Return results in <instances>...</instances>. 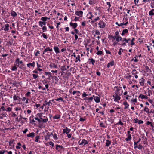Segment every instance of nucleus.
Masks as SVG:
<instances>
[{"label": "nucleus", "mask_w": 154, "mask_h": 154, "mask_svg": "<svg viewBox=\"0 0 154 154\" xmlns=\"http://www.w3.org/2000/svg\"><path fill=\"white\" fill-rule=\"evenodd\" d=\"M116 91L115 94L120 96L122 95L123 93L122 90L121 89L122 87H116Z\"/></svg>", "instance_id": "1"}, {"label": "nucleus", "mask_w": 154, "mask_h": 154, "mask_svg": "<svg viewBox=\"0 0 154 154\" xmlns=\"http://www.w3.org/2000/svg\"><path fill=\"white\" fill-rule=\"evenodd\" d=\"M99 27L100 28H103L106 26V23L103 20H100L98 23Z\"/></svg>", "instance_id": "2"}, {"label": "nucleus", "mask_w": 154, "mask_h": 154, "mask_svg": "<svg viewBox=\"0 0 154 154\" xmlns=\"http://www.w3.org/2000/svg\"><path fill=\"white\" fill-rule=\"evenodd\" d=\"M120 96L116 94L113 95V97L114 98V101L115 102H119L121 99Z\"/></svg>", "instance_id": "3"}, {"label": "nucleus", "mask_w": 154, "mask_h": 154, "mask_svg": "<svg viewBox=\"0 0 154 154\" xmlns=\"http://www.w3.org/2000/svg\"><path fill=\"white\" fill-rule=\"evenodd\" d=\"M75 14L76 15L82 17V16L83 12L81 11H75Z\"/></svg>", "instance_id": "4"}, {"label": "nucleus", "mask_w": 154, "mask_h": 154, "mask_svg": "<svg viewBox=\"0 0 154 154\" xmlns=\"http://www.w3.org/2000/svg\"><path fill=\"white\" fill-rule=\"evenodd\" d=\"M71 130L70 129H68L67 127H66L65 129L63 130V133H66L68 134L70 132Z\"/></svg>", "instance_id": "5"}, {"label": "nucleus", "mask_w": 154, "mask_h": 154, "mask_svg": "<svg viewBox=\"0 0 154 154\" xmlns=\"http://www.w3.org/2000/svg\"><path fill=\"white\" fill-rule=\"evenodd\" d=\"M35 62L33 61L32 63H29L27 64V66L29 68H30V66H31L34 68V67L35 66Z\"/></svg>", "instance_id": "6"}, {"label": "nucleus", "mask_w": 154, "mask_h": 154, "mask_svg": "<svg viewBox=\"0 0 154 154\" xmlns=\"http://www.w3.org/2000/svg\"><path fill=\"white\" fill-rule=\"evenodd\" d=\"M63 149V147L61 146L57 145H56V149L58 151H60Z\"/></svg>", "instance_id": "7"}, {"label": "nucleus", "mask_w": 154, "mask_h": 154, "mask_svg": "<svg viewBox=\"0 0 154 154\" xmlns=\"http://www.w3.org/2000/svg\"><path fill=\"white\" fill-rule=\"evenodd\" d=\"M93 97H94V99L96 102L98 103L100 102V98L98 96L95 97L94 95H93Z\"/></svg>", "instance_id": "8"}, {"label": "nucleus", "mask_w": 154, "mask_h": 154, "mask_svg": "<svg viewBox=\"0 0 154 154\" xmlns=\"http://www.w3.org/2000/svg\"><path fill=\"white\" fill-rule=\"evenodd\" d=\"M88 143V142L87 141L85 140V139H83L82 140L81 143H80V145H85L86 144H87Z\"/></svg>", "instance_id": "9"}, {"label": "nucleus", "mask_w": 154, "mask_h": 154, "mask_svg": "<svg viewBox=\"0 0 154 154\" xmlns=\"http://www.w3.org/2000/svg\"><path fill=\"white\" fill-rule=\"evenodd\" d=\"M45 103L43 104V106H45L46 105H48V106H50L52 104V103L51 102V100H50L48 102H47L46 100H45Z\"/></svg>", "instance_id": "10"}, {"label": "nucleus", "mask_w": 154, "mask_h": 154, "mask_svg": "<svg viewBox=\"0 0 154 154\" xmlns=\"http://www.w3.org/2000/svg\"><path fill=\"white\" fill-rule=\"evenodd\" d=\"M70 25L74 29H75L77 26V23H73L72 22H70Z\"/></svg>", "instance_id": "11"}, {"label": "nucleus", "mask_w": 154, "mask_h": 154, "mask_svg": "<svg viewBox=\"0 0 154 154\" xmlns=\"http://www.w3.org/2000/svg\"><path fill=\"white\" fill-rule=\"evenodd\" d=\"M5 28L4 29V30L5 31H7L9 30V25L8 24H5Z\"/></svg>", "instance_id": "12"}, {"label": "nucleus", "mask_w": 154, "mask_h": 154, "mask_svg": "<svg viewBox=\"0 0 154 154\" xmlns=\"http://www.w3.org/2000/svg\"><path fill=\"white\" fill-rule=\"evenodd\" d=\"M140 140H141V139L140 138H139V139L136 142H134V149H136L138 147L137 143L139 142H140Z\"/></svg>", "instance_id": "13"}, {"label": "nucleus", "mask_w": 154, "mask_h": 154, "mask_svg": "<svg viewBox=\"0 0 154 154\" xmlns=\"http://www.w3.org/2000/svg\"><path fill=\"white\" fill-rule=\"evenodd\" d=\"M114 61L112 60L110 62L108 63L107 65V67L108 68H109L110 66H112L114 65Z\"/></svg>", "instance_id": "14"}, {"label": "nucleus", "mask_w": 154, "mask_h": 154, "mask_svg": "<svg viewBox=\"0 0 154 154\" xmlns=\"http://www.w3.org/2000/svg\"><path fill=\"white\" fill-rule=\"evenodd\" d=\"M100 19L99 17L98 16L97 17H95L91 21V22L92 23H94L96 21L99 20Z\"/></svg>", "instance_id": "15"}, {"label": "nucleus", "mask_w": 154, "mask_h": 154, "mask_svg": "<svg viewBox=\"0 0 154 154\" xmlns=\"http://www.w3.org/2000/svg\"><path fill=\"white\" fill-rule=\"evenodd\" d=\"M128 33V29H123L122 31V33H121V35L122 36H123L125 34H127Z\"/></svg>", "instance_id": "16"}, {"label": "nucleus", "mask_w": 154, "mask_h": 154, "mask_svg": "<svg viewBox=\"0 0 154 154\" xmlns=\"http://www.w3.org/2000/svg\"><path fill=\"white\" fill-rule=\"evenodd\" d=\"M139 98H141V99H148V97L147 96H146L144 95H142V94H140L139 96Z\"/></svg>", "instance_id": "17"}, {"label": "nucleus", "mask_w": 154, "mask_h": 154, "mask_svg": "<svg viewBox=\"0 0 154 154\" xmlns=\"http://www.w3.org/2000/svg\"><path fill=\"white\" fill-rule=\"evenodd\" d=\"M27 137H30L32 138H33L35 136V133L34 132H32L30 133L27 135Z\"/></svg>", "instance_id": "18"}, {"label": "nucleus", "mask_w": 154, "mask_h": 154, "mask_svg": "<svg viewBox=\"0 0 154 154\" xmlns=\"http://www.w3.org/2000/svg\"><path fill=\"white\" fill-rule=\"evenodd\" d=\"M54 49L56 53H60L59 48L57 47L54 46Z\"/></svg>", "instance_id": "19"}, {"label": "nucleus", "mask_w": 154, "mask_h": 154, "mask_svg": "<svg viewBox=\"0 0 154 154\" xmlns=\"http://www.w3.org/2000/svg\"><path fill=\"white\" fill-rule=\"evenodd\" d=\"M49 66L51 68L54 67L56 68H57V65L54 63H51Z\"/></svg>", "instance_id": "20"}, {"label": "nucleus", "mask_w": 154, "mask_h": 154, "mask_svg": "<svg viewBox=\"0 0 154 154\" xmlns=\"http://www.w3.org/2000/svg\"><path fill=\"white\" fill-rule=\"evenodd\" d=\"M128 137L125 139V140L127 141H130L131 139V135H127Z\"/></svg>", "instance_id": "21"}, {"label": "nucleus", "mask_w": 154, "mask_h": 154, "mask_svg": "<svg viewBox=\"0 0 154 154\" xmlns=\"http://www.w3.org/2000/svg\"><path fill=\"white\" fill-rule=\"evenodd\" d=\"M140 85L142 86L144 85V79L143 78H142L141 79H140Z\"/></svg>", "instance_id": "22"}, {"label": "nucleus", "mask_w": 154, "mask_h": 154, "mask_svg": "<svg viewBox=\"0 0 154 154\" xmlns=\"http://www.w3.org/2000/svg\"><path fill=\"white\" fill-rule=\"evenodd\" d=\"M123 104L125 105V107L124 108L125 109H126L129 106V104L127 103L126 101H124L123 102Z\"/></svg>", "instance_id": "23"}, {"label": "nucleus", "mask_w": 154, "mask_h": 154, "mask_svg": "<svg viewBox=\"0 0 154 154\" xmlns=\"http://www.w3.org/2000/svg\"><path fill=\"white\" fill-rule=\"evenodd\" d=\"M11 14L14 17H15L17 15V14L16 12L14 11H12L11 13Z\"/></svg>", "instance_id": "24"}, {"label": "nucleus", "mask_w": 154, "mask_h": 154, "mask_svg": "<svg viewBox=\"0 0 154 154\" xmlns=\"http://www.w3.org/2000/svg\"><path fill=\"white\" fill-rule=\"evenodd\" d=\"M46 22H42L41 21H40L39 22V25L41 26V27H42L43 25H45L46 24Z\"/></svg>", "instance_id": "25"}, {"label": "nucleus", "mask_w": 154, "mask_h": 154, "mask_svg": "<svg viewBox=\"0 0 154 154\" xmlns=\"http://www.w3.org/2000/svg\"><path fill=\"white\" fill-rule=\"evenodd\" d=\"M15 63H16V64H15V65H17L18 66H19L20 63V59L18 58H17L16 60Z\"/></svg>", "instance_id": "26"}, {"label": "nucleus", "mask_w": 154, "mask_h": 154, "mask_svg": "<svg viewBox=\"0 0 154 154\" xmlns=\"http://www.w3.org/2000/svg\"><path fill=\"white\" fill-rule=\"evenodd\" d=\"M88 14H90L91 16L89 17V19H91L92 20L95 17L94 15H93L92 14V13L91 12H89Z\"/></svg>", "instance_id": "27"}, {"label": "nucleus", "mask_w": 154, "mask_h": 154, "mask_svg": "<svg viewBox=\"0 0 154 154\" xmlns=\"http://www.w3.org/2000/svg\"><path fill=\"white\" fill-rule=\"evenodd\" d=\"M106 146H108L111 144V142L109 140H106Z\"/></svg>", "instance_id": "28"}, {"label": "nucleus", "mask_w": 154, "mask_h": 154, "mask_svg": "<svg viewBox=\"0 0 154 154\" xmlns=\"http://www.w3.org/2000/svg\"><path fill=\"white\" fill-rule=\"evenodd\" d=\"M144 111L148 113H149V109L146 106H145L144 109Z\"/></svg>", "instance_id": "29"}, {"label": "nucleus", "mask_w": 154, "mask_h": 154, "mask_svg": "<svg viewBox=\"0 0 154 154\" xmlns=\"http://www.w3.org/2000/svg\"><path fill=\"white\" fill-rule=\"evenodd\" d=\"M145 68L146 70V72H151V70L149 69V67L147 66H145Z\"/></svg>", "instance_id": "30"}, {"label": "nucleus", "mask_w": 154, "mask_h": 154, "mask_svg": "<svg viewBox=\"0 0 154 154\" xmlns=\"http://www.w3.org/2000/svg\"><path fill=\"white\" fill-rule=\"evenodd\" d=\"M76 57V60L75 61V62H77L78 61L80 62V56L79 55L77 56Z\"/></svg>", "instance_id": "31"}, {"label": "nucleus", "mask_w": 154, "mask_h": 154, "mask_svg": "<svg viewBox=\"0 0 154 154\" xmlns=\"http://www.w3.org/2000/svg\"><path fill=\"white\" fill-rule=\"evenodd\" d=\"M60 117V116L59 115H55L53 117V118L54 119H59Z\"/></svg>", "instance_id": "32"}, {"label": "nucleus", "mask_w": 154, "mask_h": 154, "mask_svg": "<svg viewBox=\"0 0 154 154\" xmlns=\"http://www.w3.org/2000/svg\"><path fill=\"white\" fill-rule=\"evenodd\" d=\"M89 60L90 61V62L93 65H94V63L95 62V60L93 59H89Z\"/></svg>", "instance_id": "33"}, {"label": "nucleus", "mask_w": 154, "mask_h": 154, "mask_svg": "<svg viewBox=\"0 0 154 154\" xmlns=\"http://www.w3.org/2000/svg\"><path fill=\"white\" fill-rule=\"evenodd\" d=\"M61 69L62 71H65L67 70V68L65 67V66H61L60 68Z\"/></svg>", "instance_id": "34"}, {"label": "nucleus", "mask_w": 154, "mask_h": 154, "mask_svg": "<svg viewBox=\"0 0 154 154\" xmlns=\"http://www.w3.org/2000/svg\"><path fill=\"white\" fill-rule=\"evenodd\" d=\"M6 115L4 113H2L0 114V119H2L3 117H6Z\"/></svg>", "instance_id": "35"}, {"label": "nucleus", "mask_w": 154, "mask_h": 154, "mask_svg": "<svg viewBox=\"0 0 154 154\" xmlns=\"http://www.w3.org/2000/svg\"><path fill=\"white\" fill-rule=\"evenodd\" d=\"M48 19V18L47 17H43L41 18V20H42L43 21V22H45V21L47 20Z\"/></svg>", "instance_id": "36"}, {"label": "nucleus", "mask_w": 154, "mask_h": 154, "mask_svg": "<svg viewBox=\"0 0 154 154\" xmlns=\"http://www.w3.org/2000/svg\"><path fill=\"white\" fill-rule=\"evenodd\" d=\"M138 73V72L136 70L134 69V70H133L132 72V74L133 75L137 74Z\"/></svg>", "instance_id": "37"}, {"label": "nucleus", "mask_w": 154, "mask_h": 154, "mask_svg": "<svg viewBox=\"0 0 154 154\" xmlns=\"http://www.w3.org/2000/svg\"><path fill=\"white\" fill-rule=\"evenodd\" d=\"M151 7L152 8H154V0H152L151 3Z\"/></svg>", "instance_id": "38"}, {"label": "nucleus", "mask_w": 154, "mask_h": 154, "mask_svg": "<svg viewBox=\"0 0 154 154\" xmlns=\"http://www.w3.org/2000/svg\"><path fill=\"white\" fill-rule=\"evenodd\" d=\"M51 134L53 135V138L55 140H57L58 139V138L57 137V134H56L55 133L54 135H53L52 133H51Z\"/></svg>", "instance_id": "39"}, {"label": "nucleus", "mask_w": 154, "mask_h": 154, "mask_svg": "<svg viewBox=\"0 0 154 154\" xmlns=\"http://www.w3.org/2000/svg\"><path fill=\"white\" fill-rule=\"evenodd\" d=\"M130 40V38L127 39L126 38H123V40L122 41H125L126 43H128V41Z\"/></svg>", "instance_id": "40"}, {"label": "nucleus", "mask_w": 154, "mask_h": 154, "mask_svg": "<svg viewBox=\"0 0 154 154\" xmlns=\"http://www.w3.org/2000/svg\"><path fill=\"white\" fill-rule=\"evenodd\" d=\"M89 3L91 5H92L95 3L94 0H89Z\"/></svg>", "instance_id": "41"}, {"label": "nucleus", "mask_w": 154, "mask_h": 154, "mask_svg": "<svg viewBox=\"0 0 154 154\" xmlns=\"http://www.w3.org/2000/svg\"><path fill=\"white\" fill-rule=\"evenodd\" d=\"M135 38H133L132 39L131 41V45H132L134 44L135 43L133 42L134 41Z\"/></svg>", "instance_id": "42"}, {"label": "nucleus", "mask_w": 154, "mask_h": 154, "mask_svg": "<svg viewBox=\"0 0 154 154\" xmlns=\"http://www.w3.org/2000/svg\"><path fill=\"white\" fill-rule=\"evenodd\" d=\"M55 100L57 101H58L59 100H60L61 101H63V102H64V101L63 100V99L61 97H60L59 98H58L57 99H56Z\"/></svg>", "instance_id": "43"}, {"label": "nucleus", "mask_w": 154, "mask_h": 154, "mask_svg": "<svg viewBox=\"0 0 154 154\" xmlns=\"http://www.w3.org/2000/svg\"><path fill=\"white\" fill-rule=\"evenodd\" d=\"M39 136H38V135L37 136L35 137V141L36 142H38V139H39Z\"/></svg>", "instance_id": "44"}, {"label": "nucleus", "mask_w": 154, "mask_h": 154, "mask_svg": "<svg viewBox=\"0 0 154 154\" xmlns=\"http://www.w3.org/2000/svg\"><path fill=\"white\" fill-rule=\"evenodd\" d=\"M17 67L15 66H14L12 67V68L11 69L12 71H15L17 70Z\"/></svg>", "instance_id": "45"}, {"label": "nucleus", "mask_w": 154, "mask_h": 154, "mask_svg": "<svg viewBox=\"0 0 154 154\" xmlns=\"http://www.w3.org/2000/svg\"><path fill=\"white\" fill-rule=\"evenodd\" d=\"M13 100L14 101H16L17 100H18L17 96L16 95H14L13 97Z\"/></svg>", "instance_id": "46"}, {"label": "nucleus", "mask_w": 154, "mask_h": 154, "mask_svg": "<svg viewBox=\"0 0 154 154\" xmlns=\"http://www.w3.org/2000/svg\"><path fill=\"white\" fill-rule=\"evenodd\" d=\"M103 53V52L101 51H98L97 53H96V54L97 55H101Z\"/></svg>", "instance_id": "47"}, {"label": "nucleus", "mask_w": 154, "mask_h": 154, "mask_svg": "<svg viewBox=\"0 0 154 154\" xmlns=\"http://www.w3.org/2000/svg\"><path fill=\"white\" fill-rule=\"evenodd\" d=\"M100 126L101 127H103V128H105L106 127V126H105V125L103 124V122H100Z\"/></svg>", "instance_id": "48"}, {"label": "nucleus", "mask_w": 154, "mask_h": 154, "mask_svg": "<svg viewBox=\"0 0 154 154\" xmlns=\"http://www.w3.org/2000/svg\"><path fill=\"white\" fill-rule=\"evenodd\" d=\"M117 125H119V124H120L122 126L123 125H124V124L123 123H122V122H121V120H120V121H119V122L117 123L116 124Z\"/></svg>", "instance_id": "49"}, {"label": "nucleus", "mask_w": 154, "mask_h": 154, "mask_svg": "<svg viewBox=\"0 0 154 154\" xmlns=\"http://www.w3.org/2000/svg\"><path fill=\"white\" fill-rule=\"evenodd\" d=\"M116 24L118 26H123V24H122V23H121L120 24H119L118 22H116Z\"/></svg>", "instance_id": "50"}, {"label": "nucleus", "mask_w": 154, "mask_h": 154, "mask_svg": "<svg viewBox=\"0 0 154 154\" xmlns=\"http://www.w3.org/2000/svg\"><path fill=\"white\" fill-rule=\"evenodd\" d=\"M143 146L141 145V144H139L138 145V148L139 149L141 150V149L143 148Z\"/></svg>", "instance_id": "51"}, {"label": "nucleus", "mask_w": 154, "mask_h": 154, "mask_svg": "<svg viewBox=\"0 0 154 154\" xmlns=\"http://www.w3.org/2000/svg\"><path fill=\"white\" fill-rule=\"evenodd\" d=\"M149 14L150 16H153L154 15V13L150 11H149Z\"/></svg>", "instance_id": "52"}, {"label": "nucleus", "mask_w": 154, "mask_h": 154, "mask_svg": "<svg viewBox=\"0 0 154 154\" xmlns=\"http://www.w3.org/2000/svg\"><path fill=\"white\" fill-rule=\"evenodd\" d=\"M53 78H54V79L56 80V81L58 82L59 79L57 77V76H54Z\"/></svg>", "instance_id": "53"}, {"label": "nucleus", "mask_w": 154, "mask_h": 154, "mask_svg": "<svg viewBox=\"0 0 154 154\" xmlns=\"http://www.w3.org/2000/svg\"><path fill=\"white\" fill-rule=\"evenodd\" d=\"M42 36L45 39H46L47 38V37L45 33H43Z\"/></svg>", "instance_id": "54"}, {"label": "nucleus", "mask_w": 154, "mask_h": 154, "mask_svg": "<svg viewBox=\"0 0 154 154\" xmlns=\"http://www.w3.org/2000/svg\"><path fill=\"white\" fill-rule=\"evenodd\" d=\"M42 30H44L43 32H44L47 31V28L46 26H44L42 28Z\"/></svg>", "instance_id": "55"}, {"label": "nucleus", "mask_w": 154, "mask_h": 154, "mask_svg": "<svg viewBox=\"0 0 154 154\" xmlns=\"http://www.w3.org/2000/svg\"><path fill=\"white\" fill-rule=\"evenodd\" d=\"M34 79H36L38 77V75L35 74H33L32 75Z\"/></svg>", "instance_id": "56"}, {"label": "nucleus", "mask_w": 154, "mask_h": 154, "mask_svg": "<svg viewBox=\"0 0 154 154\" xmlns=\"http://www.w3.org/2000/svg\"><path fill=\"white\" fill-rule=\"evenodd\" d=\"M45 140H47L49 138V136L48 135L45 136Z\"/></svg>", "instance_id": "57"}, {"label": "nucleus", "mask_w": 154, "mask_h": 154, "mask_svg": "<svg viewBox=\"0 0 154 154\" xmlns=\"http://www.w3.org/2000/svg\"><path fill=\"white\" fill-rule=\"evenodd\" d=\"M49 47H47L44 50V52H46L47 51H49Z\"/></svg>", "instance_id": "58"}, {"label": "nucleus", "mask_w": 154, "mask_h": 154, "mask_svg": "<svg viewBox=\"0 0 154 154\" xmlns=\"http://www.w3.org/2000/svg\"><path fill=\"white\" fill-rule=\"evenodd\" d=\"M119 32L117 31L116 32V33H115V34H116V35L115 36H119Z\"/></svg>", "instance_id": "59"}, {"label": "nucleus", "mask_w": 154, "mask_h": 154, "mask_svg": "<svg viewBox=\"0 0 154 154\" xmlns=\"http://www.w3.org/2000/svg\"><path fill=\"white\" fill-rule=\"evenodd\" d=\"M138 120L137 118H136L134 119V122L135 123H136L138 122Z\"/></svg>", "instance_id": "60"}, {"label": "nucleus", "mask_w": 154, "mask_h": 154, "mask_svg": "<svg viewBox=\"0 0 154 154\" xmlns=\"http://www.w3.org/2000/svg\"><path fill=\"white\" fill-rule=\"evenodd\" d=\"M48 118H46V119H42V122H43V123H45V122H46L47 121H48Z\"/></svg>", "instance_id": "61"}, {"label": "nucleus", "mask_w": 154, "mask_h": 154, "mask_svg": "<svg viewBox=\"0 0 154 154\" xmlns=\"http://www.w3.org/2000/svg\"><path fill=\"white\" fill-rule=\"evenodd\" d=\"M95 32V34L97 35H99L100 34V32L98 30H96Z\"/></svg>", "instance_id": "62"}, {"label": "nucleus", "mask_w": 154, "mask_h": 154, "mask_svg": "<svg viewBox=\"0 0 154 154\" xmlns=\"http://www.w3.org/2000/svg\"><path fill=\"white\" fill-rule=\"evenodd\" d=\"M11 108L10 107H8L7 109H5V111H11Z\"/></svg>", "instance_id": "63"}, {"label": "nucleus", "mask_w": 154, "mask_h": 154, "mask_svg": "<svg viewBox=\"0 0 154 154\" xmlns=\"http://www.w3.org/2000/svg\"><path fill=\"white\" fill-rule=\"evenodd\" d=\"M49 144L50 145H51L52 147H53L54 145V143L51 141L49 142Z\"/></svg>", "instance_id": "64"}]
</instances>
